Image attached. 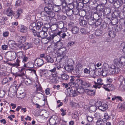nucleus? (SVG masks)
I'll return each mask as SVG.
<instances>
[{
    "label": "nucleus",
    "mask_w": 125,
    "mask_h": 125,
    "mask_svg": "<svg viewBox=\"0 0 125 125\" xmlns=\"http://www.w3.org/2000/svg\"><path fill=\"white\" fill-rule=\"evenodd\" d=\"M50 93V89L47 88L45 90V93L46 95L49 94Z\"/></svg>",
    "instance_id": "nucleus-51"
},
{
    "label": "nucleus",
    "mask_w": 125,
    "mask_h": 125,
    "mask_svg": "<svg viewBox=\"0 0 125 125\" xmlns=\"http://www.w3.org/2000/svg\"><path fill=\"white\" fill-rule=\"evenodd\" d=\"M56 68L57 67H54L53 68L51 69L49 71L52 73H55L56 70Z\"/></svg>",
    "instance_id": "nucleus-63"
},
{
    "label": "nucleus",
    "mask_w": 125,
    "mask_h": 125,
    "mask_svg": "<svg viewBox=\"0 0 125 125\" xmlns=\"http://www.w3.org/2000/svg\"><path fill=\"white\" fill-rule=\"evenodd\" d=\"M17 55L18 57L20 58H22L24 56L23 53L22 52H18L17 54Z\"/></svg>",
    "instance_id": "nucleus-50"
},
{
    "label": "nucleus",
    "mask_w": 125,
    "mask_h": 125,
    "mask_svg": "<svg viewBox=\"0 0 125 125\" xmlns=\"http://www.w3.org/2000/svg\"><path fill=\"white\" fill-rule=\"evenodd\" d=\"M61 111L62 112L61 114L62 116H63L66 115L65 110H63V109H61Z\"/></svg>",
    "instance_id": "nucleus-53"
},
{
    "label": "nucleus",
    "mask_w": 125,
    "mask_h": 125,
    "mask_svg": "<svg viewBox=\"0 0 125 125\" xmlns=\"http://www.w3.org/2000/svg\"><path fill=\"white\" fill-rule=\"evenodd\" d=\"M56 36L59 35L60 37V38H64L66 36V34L64 31L62 30L56 33Z\"/></svg>",
    "instance_id": "nucleus-11"
},
{
    "label": "nucleus",
    "mask_w": 125,
    "mask_h": 125,
    "mask_svg": "<svg viewBox=\"0 0 125 125\" xmlns=\"http://www.w3.org/2000/svg\"><path fill=\"white\" fill-rule=\"evenodd\" d=\"M15 27L14 26L12 25V26H10V27L9 29L11 31H15Z\"/></svg>",
    "instance_id": "nucleus-58"
},
{
    "label": "nucleus",
    "mask_w": 125,
    "mask_h": 125,
    "mask_svg": "<svg viewBox=\"0 0 125 125\" xmlns=\"http://www.w3.org/2000/svg\"><path fill=\"white\" fill-rule=\"evenodd\" d=\"M120 88L122 89L125 88V78H123L122 82L120 83Z\"/></svg>",
    "instance_id": "nucleus-22"
},
{
    "label": "nucleus",
    "mask_w": 125,
    "mask_h": 125,
    "mask_svg": "<svg viewBox=\"0 0 125 125\" xmlns=\"http://www.w3.org/2000/svg\"><path fill=\"white\" fill-rule=\"evenodd\" d=\"M4 12L8 16H11L14 14L13 11L10 8L6 9L4 10Z\"/></svg>",
    "instance_id": "nucleus-10"
},
{
    "label": "nucleus",
    "mask_w": 125,
    "mask_h": 125,
    "mask_svg": "<svg viewBox=\"0 0 125 125\" xmlns=\"http://www.w3.org/2000/svg\"><path fill=\"white\" fill-rule=\"evenodd\" d=\"M73 67L72 65H67L65 67L66 70L68 72L72 71L73 70Z\"/></svg>",
    "instance_id": "nucleus-26"
},
{
    "label": "nucleus",
    "mask_w": 125,
    "mask_h": 125,
    "mask_svg": "<svg viewBox=\"0 0 125 125\" xmlns=\"http://www.w3.org/2000/svg\"><path fill=\"white\" fill-rule=\"evenodd\" d=\"M26 39L25 36H21L19 37V41L21 43H24L26 41Z\"/></svg>",
    "instance_id": "nucleus-25"
},
{
    "label": "nucleus",
    "mask_w": 125,
    "mask_h": 125,
    "mask_svg": "<svg viewBox=\"0 0 125 125\" xmlns=\"http://www.w3.org/2000/svg\"><path fill=\"white\" fill-rule=\"evenodd\" d=\"M62 3L61 5L62 6V8L64 9L66 6V3L65 2V0H60Z\"/></svg>",
    "instance_id": "nucleus-42"
},
{
    "label": "nucleus",
    "mask_w": 125,
    "mask_h": 125,
    "mask_svg": "<svg viewBox=\"0 0 125 125\" xmlns=\"http://www.w3.org/2000/svg\"><path fill=\"white\" fill-rule=\"evenodd\" d=\"M80 93V92H78L77 90H74L72 93L73 96V97L75 96L78 95Z\"/></svg>",
    "instance_id": "nucleus-45"
},
{
    "label": "nucleus",
    "mask_w": 125,
    "mask_h": 125,
    "mask_svg": "<svg viewBox=\"0 0 125 125\" xmlns=\"http://www.w3.org/2000/svg\"><path fill=\"white\" fill-rule=\"evenodd\" d=\"M35 62L37 64V65L40 67L44 64V61L43 60L40 58L37 59Z\"/></svg>",
    "instance_id": "nucleus-13"
},
{
    "label": "nucleus",
    "mask_w": 125,
    "mask_h": 125,
    "mask_svg": "<svg viewBox=\"0 0 125 125\" xmlns=\"http://www.w3.org/2000/svg\"><path fill=\"white\" fill-rule=\"evenodd\" d=\"M25 83L27 85H29L32 83L31 80L27 78L25 79Z\"/></svg>",
    "instance_id": "nucleus-36"
},
{
    "label": "nucleus",
    "mask_w": 125,
    "mask_h": 125,
    "mask_svg": "<svg viewBox=\"0 0 125 125\" xmlns=\"http://www.w3.org/2000/svg\"><path fill=\"white\" fill-rule=\"evenodd\" d=\"M104 118L103 119H105L106 120L108 119L109 117V116L108 115V114L107 113H105L104 114Z\"/></svg>",
    "instance_id": "nucleus-55"
},
{
    "label": "nucleus",
    "mask_w": 125,
    "mask_h": 125,
    "mask_svg": "<svg viewBox=\"0 0 125 125\" xmlns=\"http://www.w3.org/2000/svg\"><path fill=\"white\" fill-rule=\"evenodd\" d=\"M94 82L95 84L93 85V86L94 88L96 89L97 88L99 89L101 88V85L97 83V82H95L94 81Z\"/></svg>",
    "instance_id": "nucleus-41"
},
{
    "label": "nucleus",
    "mask_w": 125,
    "mask_h": 125,
    "mask_svg": "<svg viewBox=\"0 0 125 125\" xmlns=\"http://www.w3.org/2000/svg\"><path fill=\"white\" fill-rule=\"evenodd\" d=\"M33 46L32 44L31 43H25L23 45V47L24 49L27 50V49L31 48Z\"/></svg>",
    "instance_id": "nucleus-15"
},
{
    "label": "nucleus",
    "mask_w": 125,
    "mask_h": 125,
    "mask_svg": "<svg viewBox=\"0 0 125 125\" xmlns=\"http://www.w3.org/2000/svg\"><path fill=\"white\" fill-rule=\"evenodd\" d=\"M44 2L49 6H52V0H45Z\"/></svg>",
    "instance_id": "nucleus-37"
},
{
    "label": "nucleus",
    "mask_w": 125,
    "mask_h": 125,
    "mask_svg": "<svg viewBox=\"0 0 125 125\" xmlns=\"http://www.w3.org/2000/svg\"><path fill=\"white\" fill-rule=\"evenodd\" d=\"M9 34V32L8 31H6L3 33V36L4 37H6L8 36Z\"/></svg>",
    "instance_id": "nucleus-56"
},
{
    "label": "nucleus",
    "mask_w": 125,
    "mask_h": 125,
    "mask_svg": "<svg viewBox=\"0 0 125 125\" xmlns=\"http://www.w3.org/2000/svg\"><path fill=\"white\" fill-rule=\"evenodd\" d=\"M74 42H70L68 43V45L69 46H72L74 44Z\"/></svg>",
    "instance_id": "nucleus-62"
},
{
    "label": "nucleus",
    "mask_w": 125,
    "mask_h": 125,
    "mask_svg": "<svg viewBox=\"0 0 125 125\" xmlns=\"http://www.w3.org/2000/svg\"><path fill=\"white\" fill-rule=\"evenodd\" d=\"M80 24L81 26H85L87 23V21L85 20H84V17L83 16L80 17L79 19Z\"/></svg>",
    "instance_id": "nucleus-8"
},
{
    "label": "nucleus",
    "mask_w": 125,
    "mask_h": 125,
    "mask_svg": "<svg viewBox=\"0 0 125 125\" xmlns=\"http://www.w3.org/2000/svg\"><path fill=\"white\" fill-rule=\"evenodd\" d=\"M86 117L88 121L89 122H91L93 119V117L91 116H87Z\"/></svg>",
    "instance_id": "nucleus-47"
},
{
    "label": "nucleus",
    "mask_w": 125,
    "mask_h": 125,
    "mask_svg": "<svg viewBox=\"0 0 125 125\" xmlns=\"http://www.w3.org/2000/svg\"><path fill=\"white\" fill-rule=\"evenodd\" d=\"M33 85L34 86L36 87L37 91H39L42 92V88L38 81L35 83L34 82Z\"/></svg>",
    "instance_id": "nucleus-9"
},
{
    "label": "nucleus",
    "mask_w": 125,
    "mask_h": 125,
    "mask_svg": "<svg viewBox=\"0 0 125 125\" xmlns=\"http://www.w3.org/2000/svg\"><path fill=\"white\" fill-rule=\"evenodd\" d=\"M28 64L29 65V66L28 67L31 68H32L34 66L33 63L32 62H29L28 63Z\"/></svg>",
    "instance_id": "nucleus-52"
},
{
    "label": "nucleus",
    "mask_w": 125,
    "mask_h": 125,
    "mask_svg": "<svg viewBox=\"0 0 125 125\" xmlns=\"http://www.w3.org/2000/svg\"><path fill=\"white\" fill-rule=\"evenodd\" d=\"M94 116L96 118H99L101 117V115L100 113L97 112L94 114Z\"/></svg>",
    "instance_id": "nucleus-49"
},
{
    "label": "nucleus",
    "mask_w": 125,
    "mask_h": 125,
    "mask_svg": "<svg viewBox=\"0 0 125 125\" xmlns=\"http://www.w3.org/2000/svg\"><path fill=\"white\" fill-rule=\"evenodd\" d=\"M23 70L22 69H21L20 71V73H16L13 74L14 75L15 77H22L23 76L25 75V73H24L22 72Z\"/></svg>",
    "instance_id": "nucleus-21"
},
{
    "label": "nucleus",
    "mask_w": 125,
    "mask_h": 125,
    "mask_svg": "<svg viewBox=\"0 0 125 125\" xmlns=\"http://www.w3.org/2000/svg\"><path fill=\"white\" fill-rule=\"evenodd\" d=\"M43 23L41 21H38L36 23V29L39 30L40 29L42 26L43 25Z\"/></svg>",
    "instance_id": "nucleus-23"
},
{
    "label": "nucleus",
    "mask_w": 125,
    "mask_h": 125,
    "mask_svg": "<svg viewBox=\"0 0 125 125\" xmlns=\"http://www.w3.org/2000/svg\"><path fill=\"white\" fill-rule=\"evenodd\" d=\"M56 36V33H53V34L50 35V36H49L48 38L47 39L49 40H51L53 39L54 37Z\"/></svg>",
    "instance_id": "nucleus-40"
},
{
    "label": "nucleus",
    "mask_w": 125,
    "mask_h": 125,
    "mask_svg": "<svg viewBox=\"0 0 125 125\" xmlns=\"http://www.w3.org/2000/svg\"><path fill=\"white\" fill-rule=\"evenodd\" d=\"M68 51L66 47L61 48L58 49V56L62 57V59L63 60H64L66 62L68 63L69 59L67 56L63 55L67 53Z\"/></svg>",
    "instance_id": "nucleus-3"
},
{
    "label": "nucleus",
    "mask_w": 125,
    "mask_h": 125,
    "mask_svg": "<svg viewBox=\"0 0 125 125\" xmlns=\"http://www.w3.org/2000/svg\"><path fill=\"white\" fill-rule=\"evenodd\" d=\"M36 23L35 22L32 23H31L29 26V29L30 30H32V31L33 32V30H35V29H34V28H36Z\"/></svg>",
    "instance_id": "nucleus-27"
},
{
    "label": "nucleus",
    "mask_w": 125,
    "mask_h": 125,
    "mask_svg": "<svg viewBox=\"0 0 125 125\" xmlns=\"http://www.w3.org/2000/svg\"><path fill=\"white\" fill-rule=\"evenodd\" d=\"M120 60L121 64H122V67L123 66H125V57L122 56L120 58Z\"/></svg>",
    "instance_id": "nucleus-31"
},
{
    "label": "nucleus",
    "mask_w": 125,
    "mask_h": 125,
    "mask_svg": "<svg viewBox=\"0 0 125 125\" xmlns=\"http://www.w3.org/2000/svg\"><path fill=\"white\" fill-rule=\"evenodd\" d=\"M117 108L120 110H123L124 109V108L121 104H119L117 106Z\"/></svg>",
    "instance_id": "nucleus-46"
},
{
    "label": "nucleus",
    "mask_w": 125,
    "mask_h": 125,
    "mask_svg": "<svg viewBox=\"0 0 125 125\" xmlns=\"http://www.w3.org/2000/svg\"><path fill=\"white\" fill-rule=\"evenodd\" d=\"M102 102L100 101H98L96 102L95 104V105L96 107H98V109L99 108V107L102 104Z\"/></svg>",
    "instance_id": "nucleus-38"
},
{
    "label": "nucleus",
    "mask_w": 125,
    "mask_h": 125,
    "mask_svg": "<svg viewBox=\"0 0 125 125\" xmlns=\"http://www.w3.org/2000/svg\"><path fill=\"white\" fill-rule=\"evenodd\" d=\"M88 91V92H89V93L90 92H93V95H95V90H87ZM89 95H90V94H89Z\"/></svg>",
    "instance_id": "nucleus-61"
},
{
    "label": "nucleus",
    "mask_w": 125,
    "mask_h": 125,
    "mask_svg": "<svg viewBox=\"0 0 125 125\" xmlns=\"http://www.w3.org/2000/svg\"><path fill=\"white\" fill-rule=\"evenodd\" d=\"M89 86V85H88L87 82L84 81H83L82 83L81 86L83 88L87 87Z\"/></svg>",
    "instance_id": "nucleus-30"
},
{
    "label": "nucleus",
    "mask_w": 125,
    "mask_h": 125,
    "mask_svg": "<svg viewBox=\"0 0 125 125\" xmlns=\"http://www.w3.org/2000/svg\"><path fill=\"white\" fill-rule=\"evenodd\" d=\"M80 31L83 34H85L87 32L85 29L83 28H82L80 29Z\"/></svg>",
    "instance_id": "nucleus-57"
},
{
    "label": "nucleus",
    "mask_w": 125,
    "mask_h": 125,
    "mask_svg": "<svg viewBox=\"0 0 125 125\" xmlns=\"http://www.w3.org/2000/svg\"><path fill=\"white\" fill-rule=\"evenodd\" d=\"M103 68L104 70L106 71H107L109 70L110 73L114 75L117 74L120 70V69L119 68L113 64L111 65L109 68L108 64L106 63H104Z\"/></svg>",
    "instance_id": "nucleus-1"
},
{
    "label": "nucleus",
    "mask_w": 125,
    "mask_h": 125,
    "mask_svg": "<svg viewBox=\"0 0 125 125\" xmlns=\"http://www.w3.org/2000/svg\"><path fill=\"white\" fill-rule=\"evenodd\" d=\"M52 6L45 7L44 8V11L41 12V15L47 16L49 19L50 17H53L55 15L54 13L52 11Z\"/></svg>",
    "instance_id": "nucleus-2"
},
{
    "label": "nucleus",
    "mask_w": 125,
    "mask_h": 125,
    "mask_svg": "<svg viewBox=\"0 0 125 125\" xmlns=\"http://www.w3.org/2000/svg\"><path fill=\"white\" fill-rule=\"evenodd\" d=\"M107 105L105 104H102L99 107V109L101 111H104L108 108Z\"/></svg>",
    "instance_id": "nucleus-16"
},
{
    "label": "nucleus",
    "mask_w": 125,
    "mask_h": 125,
    "mask_svg": "<svg viewBox=\"0 0 125 125\" xmlns=\"http://www.w3.org/2000/svg\"><path fill=\"white\" fill-rule=\"evenodd\" d=\"M33 33L35 37H40L42 39L46 38L48 35L46 32L43 31H41L39 32H37L35 30H33Z\"/></svg>",
    "instance_id": "nucleus-4"
},
{
    "label": "nucleus",
    "mask_w": 125,
    "mask_h": 125,
    "mask_svg": "<svg viewBox=\"0 0 125 125\" xmlns=\"http://www.w3.org/2000/svg\"><path fill=\"white\" fill-rule=\"evenodd\" d=\"M97 107L95 105H92L89 108L90 111H95L97 109Z\"/></svg>",
    "instance_id": "nucleus-35"
},
{
    "label": "nucleus",
    "mask_w": 125,
    "mask_h": 125,
    "mask_svg": "<svg viewBox=\"0 0 125 125\" xmlns=\"http://www.w3.org/2000/svg\"><path fill=\"white\" fill-rule=\"evenodd\" d=\"M104 123L102 120L100 119H98L96 122V124L97 125H103Z\"/></svg>",
    "instance_id": "nucleus-39"
},
{
    "label": "nucleus",
    "mask_w": 125,
    "mask_h": 125,
    "mask_svg": "<svg viewBox=\"0 0 125 125\" xmlns=\"http://www.w3.org/2000/svg\"><path fill=\"white\" fill-rule=\"evenodd\" d=\"M63 26L64 24L62 23H60L58 26V27L59 29H62V30H64L66 31V28H63Z\"/></svg>",
    "instance_id": "nucleus-33"
},
{
    "label": "nucleus",
    "mask_w": 125,
    "mask_h": 125,
    "mask_svg": "<svg viewBox=\"0 0 125 125\" xmlns=\"http://www.w3.org/2000/svg\"><path fill=\"white\" fill-rule=\"evenodd\" d=\"M109 35L110 37L114 38L115 36V34L114 31H111L109 32Z\"/></svg>",
    "instance_id": "nucleus-34"
},
{
    "label": "nucleus",
    "mask_w": 125,
    "mask_h": 125,
    "mask_svg": "<svg viewBox=\"0 0 125 125\" xmlns=\"http://www.w3.org/2000/svg\"><path fill=\"white\" fill-rule=\"evenodd\" d=\"M52 10L56 12H59L61 10V8L60 7V5H55L53 6L52 5Z\"/></svg>",
    "instance_id": "nucleus-12"
},
{
    "label": "nucleus",
    "mask_w": 125,
    "mask_h": 125,
    "mask_svg": "<svg viewBox=\"0 0 125 125\" xmlns=\"http://www.w3.org/2000/svg\"><path fill=\"white\" fill-rule=\"evenodd\" d=\"M96 79L97 81V83L100 84L101 85H103L104 84L103 83V80L102 79L100 78L99 77L97 78H96L95 79V80H96Z\"/></svg>",
    "instance_id": "nucleus-32"
},
{
    "label": "nucleus",
    "mask_w": 125,
    "mask_h": 125,
    "mask_svg": "<svg viewBox=\"0 0 125 125\" xmlns=\"http://www.w3.org/2000/svg\"><path fill=\"white\" fill-rule=\"evenodd\" d=\"M22 10H17L13 14V15L15 18H18L22 13Z\"/></svg>",
    "instance_id": "nucleus-19"
},
{
    "label": "nucleus",
    "mask_w": 125,
    "mask_h": 125,
    "mask_svg": "<svg viewBox=\"0 0 125 125\" xmlns=\"http://www.w3.org/2000/svg\"><path fill=\"white\" fill-rule=\"evenodd\" d=\"M34 42L35 44H37L39 43L40 40L38 38H35L33 39Z\"/></svg>",
    "instance_id": "nucleus-44"
},
{
    "label": "nucleus",
    "mask_w": 125,
    "mask_h": 125,
    "mask_svg": "<svg viewBox=\"0 0 125 125\" xmlns=\"http://www.w3.org/2000/svg\"><path fill=\"white\" fill-rule=\"evenodd\" d=\"M108 84L104 85L103 88L106 91H108Z\"/></svg>",
    "instance_id": "nucleus-59"
},
{
    "label": "nucleus",
    "mask_w": 125,
    "mask_h": 125,
    "mask_svg": "<svg viewBox=\"0 0 125 125\" xmlns=\"http://www.w3.org/2000/svg\"><path fill=\"white\" fill-rule=\"evenodd\" d=\"M83 66L80 63H78L75 67V70L76 71V73L78 75H81L82 73L81 71V68Z\"/></svg>",
    "instance_id": "nucleus-6"
},
{
    "label": "nucleus",
    "mask_w": 125,
    "mask_h": 125,
    "mask_svg": "<svg viewBox=\"0 0 125 125\" xmlns=\"http://www.w3.org/2000/svg\"><path fill=\"white\" fill-rule=\"evenodd\" d=\"M114 89V86L112 84H108V91L112 90Z\"/></svg>",
    "instance_id": "nucleus-43"
},
{
    "label": "nucleus",
    "mask_w": 125,
    "mask_h": 125,
    "mask_svg": "<svg viewBox=\"0 0 125 125\" xmlns=\"http://www.w3.org/2000/svg\"><path fill=\"white\" fill-rule=\"evenodd\" d=\"M44 58L48 62L52 63L53 61L52 58L49 55H47L45 56Z\"/></svg>",
    "instance_id": "nucleus-20"
},
{
    "label": "nucleus",
    "mask_w": 125,
    "mask_h": 125,
    "mask_svg": "<svg viewBox=\"0 0 125 125\" xmlns=\"http://www.w3.org/2000/svg\"><path fill=\"white\" fill-rule=\"evenodd\" d=\"M71 79L70 80L71 82H73L74 80V83L75 85H77L78 86H81L83 81V80L80 78L76 79L75 78V77L73 76H71Z\"/></svg>",
    "instance_id": "nucleus-5"
},
{
    "label": "nucleus",
    "mask_w": 125,
    "mask_h": 125,
    "mask_svg": "<svg viewBox=\"0 0 125 125\" xmlns=\"http://www.w3.org/2000/svg\"><path fill=\"white\" fill-rule=\"evenodd\" d=\"M79 29L77 27H73L72 29V32L74 34L77 33L78 32Z\"/></svg>",
    "instance_id": "nucleus-28"
},
{
    "label": "nucleus",
    "mask_w": 125,
    "mask_h": 125,
    "mask_svg": "<svg viewBox=\"0 0 125 125\" xmlns=\"http://www.w3.org/2000/svg\"><path fill=\"white\" fill-rule=\"evenodd\" d=\"M115 64L120 67H122V64H121L120 60V58L119 59H115L114 61Z\"/></svg>",
    "instance_id": "nucleus-17"
},
{
    "label": "nucleus",
    "mask_w": 125,
    "mask_h": 125,
    "mask_svg": "<svg viewBox=\"0 0 125 125\" xmlns=\"http://www.w3.org/2000/svg\"><path fill=\"white\" fill-rule=\"evenodd\" d=\"M90 72V70L87 68H85L84 70V72L85 73H89Z\"/></svg>",
    "instance_id": "nucleus-54"
},
{
    "label": "nucleus",
    "mask_w": 125,
    "mask_h": 125,
    "mask_svg": "<svg viewBox=\"0 0 125 125\" xmlns=\"http://www.w3.org/2000/svg\"><path fill=\"white\" fill-rule=\"evenodd\" d=\"M57 117L55 115L53 116L50 118L49 120L50 124L51 125H55L56 124V120Z\"/></svg>",
    "instance_id": "nucleus-7"
},
{
    "label": "nucleus",
    "mask_w": 125,
    "mask_h": 125,
    "mask_svg": "<svg viewBox=\"0 0 125 125\" xmlns=\"http://www.w3.org/2000/svg\"><path fill=\"white\" fill-rule=\"evenodd\" d=\"M116 100H117L120 101H122V98L121 96H116Z\"/></svg>",
    "instance_id": "nucleus-64"
},
{
    "label": "nucleus",
    "mask_w": 125,
    "mask_h": 125,
    "mask_svg": "<svg viewBox=\"0 0 125 125\" xmlns=\"http://www.w3.org/2000/svg\"><path fill=\"white\" fill-rule=\"evenodd\" d=\"M21 4V0H17L15 3V5L17 6H20Z\"/></svg>",
    "instance_id": "nucleus-48"
},
{
    "label": "nucleus",
    "mask_w": 125,
    "mask_h": 125,
    "mask_svg": "<svg viewBox=\"0 0 125 125\" xmlns=\"http://www.w3.org/2000/svg\"><path fill=\"white\" fill-rule=\"evenodd\" d=\"M40 73L41 74L46 77H48L49 76L48 72L45 70H39Z\"/></svg>",
    "instance_id": "nucleus-14"
},
{
    "label": "nucleus",
    "mask_w": 125,
    "mask_h": 125,
    "mask_svg": "<svg viewBox=\"0 0 125 125\" xmlns=\"http://www.w3.org/2000/svg\"><path fill=\"white\" fill-rule=\"evenodd\" d=\"M20 61L18 59H17L16 60V62H15L11 64V65L15 66L17 67L20 66Z\"/></svg>",
    "instance_id": "nucleus-24"
},
{
    "label": "nucleus",
    "mask_w": 125,
    "mask_h": 125,
    "mask_svg": "<svg viewBox=\"0 0 125 125\" xmlns=\"http://www.w3.org/2000/svg\"><path fill=\"white\" fill-rule=\"evenodd\" d=\"M28 28L27 27L23 25H21L20 28V31L23 33H25L27 32Z\"/></svg>",
    "instance_id": "nucleus-18"
},
{
    "label": "nucleus",
    "mask_w": 125,
    "mask_h": 125,
    "mask_svg": "<svg viewBox=\"0 0 125 125\" xmlns=\"http://www.w3.org/2000/svg\"><path fill=\"white\" fill-rule=\"evenodd\" d=\"M61 77L63 80H66L68 79L69 78V76L67 74H63L61 75Z\"/></svg>",
    "instance_id": "nucleus-29"
},
{
    "label": "nucleus",
    "mask_w": 125,
    "mask_h": 125,
    "mask_svg": "<svg viewBox=\"0 0 125 125\" xmlns=\"http://www.w3.org/2000/svg\"><path fill=\"white\" fill-rule=\"evenodd\" d=\"M2 48L3 50H6L8 48V46L6 45H4L2 46Z\"/></svg>",
    "instance_id": "nucleus-60"
}]
</instances>
